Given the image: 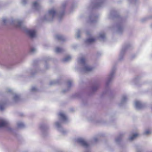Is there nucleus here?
I'll return each mask as SVG.
<instances>
[{
    "instance_id": "15",
    "label": "nucleus",
    "mask_w": 152,
    "mask_h": 152,
    "mask_svg": "<svg viewBox=\"0 0 152 152\" xmlns=\"http://www.w3.org/2000/svg\"><path fill=\"white\" fill-rule=\"evenodd\" d=\"M128 100L127 96L126 95H123L121 98L120 102L118 104L119 106H122L124 105Z\"/></svg>"
},
{
    "instance_id": "42",
    "label": "nucleus",
    "mask_w": 152,
    "mask_h": 152,
    "mask_svg": "<svg viewBox=\"0 0 152 152\" xmlns=\"http://www.w3.org/2000/svg\"><path fill=\"white\" fill-rule=\"evenodd\" d=\"M150 132L149 130H147L144 132V134L145 135H148L150 134Z\"/></svg>"
},
{
    "instance_id": "9",
    "label": "nucleus",
    "mask_w": 152,
    "mask_h": 152,
    "mask_svg": "<svg viewBox=\"0 0 152 152\" xmlns=\"http://www.w3.org/2000/svg\"><path fill=\"white\" fill-rule=\"evenodd\" d=\"M58 115L60 118L64 123H66L68 122V118L64 112H60L59 113Z\"/></svg>"
},
{
    "instance_id": "38",
    "label": "nucleus",
    "mask_w": 152,
    "mask_h": 152,
    "mask_svg": "<svg viewBox=\"0 0 152 152\" xmlns=\"http://www.w3.org/2000/svg\"><path fill=\"white\" fill-rule=\"evenodd\" d=\"M27 1L28 0H21V3L22 5H25L26 4Z\"/></svg>"
},
{
    "instance_id": "2",
    "label": "nucleus",
    "mask_w": 152,
    "mask_h": 152,
    "mask_svg": "<svg viewBox=\"0 0 152 152\" xmlns=\"http://www.w3.org/2000/svg\"><path fill=\"white\" fill-rule=\"evenodd\" d=\"M116 70V67L115 66H113L112 68L110 73L107 77L105 87L106 91H108L110 89L109 86L113 79Z\"/></svg>"
},
{
    "instance_id": "33",
    "label": "nucleus",
    "mask_w": 152,
    "mask_h": 152,
    "mask_svg": "<svg viewBox=\"0 0 152 152\" xmlns=\"http://www.w3.org/2000/svg\"><path fill=\"white\" fill-rule=\"evenodd\" d=\"M73 81L72 80H69L67 82V85L68 86V88L69 89L72 85ZM69 90V89H68Z\"/></svg>"
},
{
    "instance_id": "44",
    "label": "nucleus",
    "mask_w": 152,
    "mask_h": 152,
    "mask_svg": "<svg viewBox=\"0 0 152 152\" xmlns=\"http://www.w3.org/2000/svg\"><path fill=\"white\" fill-rule=\"evenodd\" d=\"M45 67L46 69H47L48 68L49 66L48 64H47L46 65H45Z\"/></svg>"
},
{
    "instance_id": "40",
    "label": "nucleus",
    "mask_w": 152,
    "mask_h": 152,
    "mask_svg": "<svg viewBox=\"0 0 152 152\" xmlns=\"http://www.w3.org/2000/svg\"><path fill=\"white\" fill-rule=\"evenodd\" d=\"M129 1L133 4H135L138 1V0H129Z\"/></svg>"
},
{
    "instance_id": "7",
    "label": "nucleus",
    "mask_w": 152,
    "mask_h": 152,
    "mask_svg": "<svg viewBox=\"0 0 152 152\" xmlns=\"http://www.w3.org/2000/svg\"><path fill=\"white\" fill-rule=\"evenodd\" d=\"M11 23L16 27L19 28L20 29H25V26L23 25V22L20 20L17 19L15 20H12Z\"/></svg>"
},
{
    "instance_id": "49",
    "label": "nucleus",
    "mask_w": 152,
    "mask_h": 152,
    "mask_svg": "<svg viewBox=\"0 0 152 152\" xmlns=\"http://www.w3.org/2000/svg\"><path fill=\"white\" fill-rule=\"evenodd\" d=\"M151 27L152 28V24L151 25Z\"/></svg>"
},
{
    "instance_id": "43",
    "label": "nucleus",
    "mask_w": 152,
    "mask_h": 152,
    "mask_svg": "<svg viewBox=\"0 0 152 152\" xmlns=\"http://www.w3.org/2000/svg\"><path fill=\"white\" fill-rule=\"evenodd\" d=\"M98 139L97 137H94V140L95 142H96L98 141Z\"/></svg>"
},
{
    "instance_id": "23",
    "label": "nucleus",
    "mask_w": 152,
    "mask_h": 152,
    "mask_svg": "<svg viewBox=\"0 0 152 152\" xmlns=\"http://www.w3.org/2000/svg\"><path fill=\"white\" fill-rule=\"evenodd\" d=\"M95 40L96 39L95 38L90 37L86 39L85 41V43L86 45L90 44L94 42Z\"/></svg>"
},
{
    "instance_id": "32",
    "label": "nucleus",
    "mask_w": 152,
    "mask_h": 152,
    "mask_svg": "<svg viewBox=\"0 0 152 152\" xmlns=\"http://www.w3.org/2000/svg\"><path fill=\"white\" fill-rule=\"evenodd\" d=\"M59 83V81L58 80H53L50 81L49 82V85L50 86H52Z\"/></svg>"
},
{
    "instance_id": "31",
    "label": "nucleus",
    "mask_w": 152,
    "mask_h": 152,
    "mask_svg": "<svg viewBox=\"0 0 152 152\" xmlns=\"http://www.w3.org/2000/svg\"><path fill=\"white\" fill-rule=\"evenodd\" d=\"M138 136V134L137 133L134 134L129 137V140L131 141H132L135 139Z\"/></svg>"
},
{
    "instance_id": "13",
    "label": "nucleus",
    "mask_w": 152,
    "mask_h": 152,
    "mask_svg": "<svg viewBox=\"0 0 152 152\" xmlns=\"http://www.w3.org/2000/svg\"><path fill=\"white\" fill-rule=\"evenodd\" d=\"M26 34L31 38L35 37L36 36V31L33 29H25Z\"/></svg>"
},
{
    "instance_id": "35",
    "label": "nucleus",
    "mask_w": 152,
    "mask_h": 152,
    "mask_svg": "<svg viewBox=\"0 0 152 152\" xmlns=\"http://www.w3.org/2000/svg\"><path fill=\"white\" fill-rule=\"evenodd\" d=\"M115 13V11L111 12L109 14V18H111L114 17Z\"/></svg>"
},
{
    "instance_id": "17",
    "label": "nucleus",
    "mask_w": 152,
    "mask_h": 152,
    "mask_svg": "<svg viewBox=\"0 0 152 152\" xmlns=\"http://www.w3.org/2000/svg\"><path fill=\"white\" fill-rule=\"evenodd\" d=\"M134 106L137 110L140 109L144 107V104L140 101H136L134 102Z\"/></svg>"
},
{
    "instance_id": "3",
    "label": "nucleus",
    "mask_w": 152,
    "mask_h": 152,
    "mask_svg": "<svg viewBox=\"0 0 152 152\" xmlns=\"http://www.w3.org/2000/svg\"><path fill=\"white\" fill-rule=\"evenodd\" d=\"M56 14V9L53 8L49 9L43 18V20L44 21L50 22L52 21Z\"/></svg>"
},
{
    "instance_id": "48",
    "label": "nucleus",
    "mask_w": 152,
    "mask_h": 152,
    "mask_svg": "<svg viewBox=\"0 0 152 152\" xmlns=\"http://www.w3.org/2000/svg\"><path fill=\"white\" fill-rule=\"evenodd\" d=\"M90 152V151H89V150H88V151H85V152Z\"/></svg>"
},
{
    "instance_id": "19",
    "label": "nucleus",
    "mask_w": 152,
    "mask_h": 152,
    "mask_svg": "<svg viewBox=\"0 0 152 152\" xmlns=\"http://www.w3.org/2000/svg\"><path fill=\"white\" fill-rule=\"evenodd\" d=\"M124 134L123 133L120 134L115 139V142L117 144H119L122 140V137L124 136Z\"/></svg>"
},
{
    "instance_id": "6",
    "label": "nucleus",
    "mask_w": 152,
    "mask_h": 152,
    "mask_svg": "<svg viewBox=\"0 0 152 152\" xmlns=\"http://www.w3.org/2000/svg\"><path fill=\"white\" fill-rule=\"evenodd\" d=\"M77 143L84 148L88 149L89 148L90 145L86 140L83 138H79L77 140Z\"/></svg>"
},
{
    "instance_id": "25",
    "label": "nucleus",
    "mask_w": 152,
    "mask_h": 152,
    "mask_svg": "<svg viewBox=\"0 0 152 152\" xmlns=\"http://www.w3.org/2000/svg\"><path fill=\"white\" fill-rule=\"evenodd\" d=\"M28 72L32 75H34L38 72L37 70L35 68H31L28 70Z\"/></svg>"
},
{
    "instance_id": "12",
    "label": "nucleus",
    "mask_w": 152,
    "mask_h": 152,
    "mask_svg": "<svg viewBox=\"0 0 152 152\" xmlns=\"http://www.w3.org/2000/svg\"><path fill=\"white\" fill-rule=\"evenodd\" d=\"M113 28L116 29L117 32L119 34L121 33L123 31L124 29L122 22L121 21L117 24L115 27H113Z\"/></svg>"
},
{
    "instance_id": "39",
    "label": "nucleus",
    "mask_w": 152,
    "mask_h": 152,
    "mask_svg": "<svg viewBox=\"0 0 152 152\" xmlns=\"http://www.w3.org/2000/svg\"><path fill=\"white\" fill-rule=\"evenodd\" d=\"M2 21L4 24H5L8 21V20L5 18H4L2 19Z\"/></svg>"
},
{
    "instance_id": "10",
    "label": "nucleus",
    "mask_w": 152,
    "mask_h": 152,
    "mask_svg": "<svg viewBox=\"0 0 152 152\" xmlns=\"http://www.w3.org/2000/svg\"><path fill=\"white\" fill-rule=\"evenodd\" d=\"M67 4V2L66 1L64 2L62 4L61 8V9L62 11L61 12H59L58 14V17L59 20L63 16L64 14V9L66 7Z\"/></svg>"
},
{
    "instance_id": "14",
    "label": "nucleus",
    "mask_w": 152,
    "mask_h": 152,
    "mask_svg": "<svg viewBox=\"0 0 152 152\" xmlns=\"http://www.w3.org/2000/svg\"><path fill=\"white\" fill-rule=\"evenodd\" d=\"M100 86V84L99 83H95L91 86L90 90L92 92H94L99 88Z\"/></svg>"
},
{
    "instance_id": "50",
    "label": "nucleus",
    "mask_w": 152,
    "mask_h": 152,
    "mask_svg": "<svg viewBox=\"0 0 152 152\" xmlns=\"http://www.w3.org/2000/svg\"><path fill=\"white\" fill-rule=\"evenodd\" d=\"M63 91V92H66V91H65V90H64Z\"/></svg>"
},
{
    "instance_id": "24",
    "label": "nucleus",
    "mask_w": 152,
    "mask_h": 152,
    "mask_svg": "<svg viewBox=\"0 0 152 152\" xmlns=\"http://www.w3.org/2000/svg\"><path fill=\"white\" fill-rule=\"evenodd\" d=\"M55 38L58 40L61 41H64L66 40L65 37L61 35L58 34L56 35L55 36Z\"/></svg>"
},
{
    "instance_id": "34",
    "label": "nucleus",
    "mask_w": 152,
    "mask_h": 152,
    "mask_svg": "<svg viewBox=\"0 0 152 152\" xmlns=\"http://www.w3.org/2000/svg\"><path fill=\"white\" fill-rule=\"evenodd\" d=\"M17 126L18 127L22 128L24 127V125L23 123L21 122H19L17 123Z\"/></svg>"
},
{
    "instance_id": "11",
    "label": "nucleus",
    "mask_w": 152,
    "mask_h": 152,
    "mask_svg": "<svg viewBox=\"0 0 152 152\" xmlns=\"http://www.w3.org/2000/svg\"><path fill=\"white\" fill-rule=\"evenodd\" d=\"M67 4V2L66 1L64 2L62 4L61 8V9L62 11L61 12H59L58 14V17L59 20L63 16L64 14V9L66 7Z\"/></svg>"
},
{
    "instance_id": "46",
    "label": "nucleus",
    "mask_w": 152,
    "mask_h": 152,
    "mask_svg": "<svg viewBox=\"0 0 152 152\" xmlns=\"http://www.w3.org/2000/svg\"><path fill=\"white\" fill-rule=\"evenodd\" d=\"M118 20H120V21H122V18L121 17H119L118 18Z\"/></svg>"
},
{
    "instance_id": "21",
    "label": "nucleus",
    "mask_w": 152,
    "mask_h": 152,
    "mask_svg": "<svg viewBox=\"0 0 152 152\" xmlns=\"http://www.w3.org/2000/svg\"><path fill=\"white\" fill-rule=\"evenodd\" d=\"M129 48V46H127L125 47H123L121 50L119 57V59L121 61L124 58V55L126 49Z\"/></svg>"
},
{
    "instance_id": "36",
    "label": "nucleus",
    "mask_w": 152,
    "mask_h": 152,
    "mask_svg": "<svg viewBox=\"0 0 152 152\" xmlns=\"http://www.w3.org/2000/svg\"><path fill=\"white\" fill-rule=\"evenodd\" d=\"M36 49L35 48H32L30 49V52L31 53H34L36 52Z\"/></svg>"
},
{
    "instance_id": "18",
    "label": "nucleus",
    "mask_w": 152,
    "mask_h": 152,
    "mask_svg": "<svg viewBox=\"0 0 152 152\" xmlns=\"http://www.w3.org/2000/svg\"><path fill=\"white\" fill-rule=\"evenodd\" d=\"M8 122L5 119L0 118V128L7 126L8 125Z\"/></svg>"
},
{
    "instance_id": "29",
    "label": "nucleus",
    "mask_w": 152,
    "mask_h": 152,
    "mask_svg": "<svg viewBox=\"0 0 152 152\" xmlns=\"http://www.w3.org/2000/svg\"><path fill=\"white\" fill-rule=\"evenodd\" d=\"M72 57L70 56H68L62 59V61L64 62H66L69 61L71 60Z\"/></svg>"
},
{
    "instance_id": "45",
    "label": "nucleus",
    "mask_w": 152,
    "mask_h": 152,
    "mask_svg": "<svg viewBox=\"0 0 152 152\" xmlns=\"http://www.w3.org/2000/svg\"><path fill=\"white\" fill-rule=\"evenodd\" d=\"M137 78H134V82H135L136 81H137Z\"/></svg>"
},
{
    "instance_id": "22",
    "label": "nucleus",
    "mask_w": 152,
    "mask_h": 152,
    "mask_svg": "<svg viewBox=\"0 0 152 152\" xmlns=\"http://www.w3.org/2000/svg\"><path fill=\"white\" fill-rule=\"evenodd\" d=\"M40 5L37 1H35L32 4V8L35 10H38L40 8Z\"/></svg>"
},
{
    "instance_id": "27",
    "label": "nucleus",
    "mask_w": 152,
    "mask_h": 152,
    "mask_svg": "<svg viewBox=\"0 0 152 152\" xmlns=\"http://www.w3.org/2000/svg\"><path fill=\"white\" fill-rule=\"evenodd\" d=\"M106 38L105 34L103 32H102L99 33V38L102 40H104Z\"/></svg>"
},
{
    "instance_id": "30",
    "label": "nucleus",
    "mask_w": 152,
    "mask_h": 152,
    "mask_svg": "<svg viewBox=\"0 0 152 152\" xmlns=\"http://www.w3.org/2000/svg\"><path fill=\"white\" fill-rule=\"evenodd\" d=\"M5 104V102H0V110H1L2 111L4 110Z\"/></svg>"
},
{
    "instance_id": "1",
    "label": "nucleus",
    "mask_w": 152,
    "mask_h": 152,
    "mask_svg": "<svg viewBox=\"0 0 152 152\" xmlns=\"http://www.w3.org/2000/svg\"><path fill=\"white\" fill-rule=\"evenodd\" d=\"M77 62L81 66V68L80 69V72L87 73L91 72L93 70V68L88 64L84 58L82 57L78 58Z\"/></svg>"
},
{
    "instance_id": "8",
    "label": "nucleus",
    "mask_w": 152,
    "mask_h": 152,
    "mask_svg": "<svg viewBox=\"0 0 152 152\" xmlns=\"http://www.w3.org/2000/svg\"><path fill=\"white\" fill-rule=\"evenodd\" d=\"M55 125L57 129L63 134L65 135L66 134L67 131L62 127L61 124L59 122L57 121L55 123Z\"/></svg>"
},
{
    "instance_id": "37",
    "label": "nucleus",
    "mask_w": 152,
    "mask_h": 152,
    "mask_svg": "<svg viewBox=\"0 0 152 152\" xmlns=\"http://www.w3.org/2000/svg\"><path fill=\"white\" fill-rule=\"evenodd\" d=\"M37 91V88L35 86L32 87L31 89V91L33 92H34Z\"/></svg>"
},
{
    "instance_id": "26",
    "label": "nucleus",
    "mask_w": 152,
    "mask_h": 152,
    "mask_svg": "<svg viewBox=\"0 0 152 152\" xmlns=\"http://www.w3.org/2000/svg\"><path fill=\"white\" fill-rule=\"evenodd\" d=\"M64 51V50L63 48L58 47H56L55 49L56 53H61Z\"/></svg>"
},
{
    "instance_id": "41",
    "label": "nucleus",
    "mask_w": 152,
    "mask_h": 152,
    "mask_svg": "<svg viewBox=\"0 0 152 152\" xmlns=\"http://www.w3.org/2000/svg\"><path fill=\"white\" fill-rule=\"evenodd\" d=\"M148 18H142L141 19V21L142 22H144Z\"/></svg>"
},
{
    "instance_id": "16",
    "label": "nucleus",
    "mask_w": 152,
    "mask_h": 152,
    "mask_svg": "<svg viewBox=\"0 0 152 152\" xmlns=\"http://www.w3.org/2000/svg\"><path fill=\"white\" fill-rule=\"evenodd\" d=\"M48 128L45 126H41V129L42 132V135L43 137H45L48 134L47 131Z\"/></svg>"
},
{
    "instance_id": "28",
    "label": "nucleus",
    "mask_w": 152,
    "mask_h": 152,
    "mask_svg": "<svg viewBox=\"0 0 152 152\" xmlns=\"http://www.w3.org/2000/svg\"><path fill=\"white\" fill-rule=\"evenodd\" d=\"M83 32L82 30L77 29L76 33V37L77 38H79L80 37V34Z\"/></svg>"
},
{
    "instance_id": "47",
    "label": "nucleus",
    "mask_w": 152,
    "mask_h": 152,
    "mask_svg": "<svg viewBox=\"0 0 152 152\" xmlns=\"http://www.w3.org/2000/svg\"><path fill=\"white\" fill-rule=\"evenodd\" d=\"M86 34L88 35H90V33L89 32H86Z\"/></svg>"
},
{
    "instance_id": "51",
    "label": "nucleus",
    "mask_w": 152,
    "mask_h": 152,
    "mask_svg": "<svg viewBox=\"0 0 152 152\" xmlns=\"http://www.w3.org/2000/svg\"><path fill=\"white\" fill-rule=\"evenodd\" d=\"M137 152H141V151H137Z\"/></svg>"
},
{
    "instance_id": "4",
    "label": "nucleus",
    "mask_w": 152,
    "mask_h": 152,
    "mask_svg": "<svg viewBox=\"0 0 152 152\" xmlns=\"http://www.w3.org/2000/svg\"><path fill=\"white\" fill-rule=\"evenodd\" d=\"M105 0H93L90 5L87 7V9H91L94 8H99L102 7L104 4Z\"/></svg>"
},
{
    "instance_id": "20",
    "label": "nucleus",
    "mask_w": 152,
    "mask_h": 152,
    "mask_svg": "<svg viewBox=\"0 0 152 152\" xmlns=\"http://www.w3.org/2000/svg\"><path fill=\"white\" fill-rule=\"evenodd\" d=\"M97 17L93 14L91 15L88 18V22L91 23L96 22L97 20Z\"/></svg>"
},
{
    "instance_id": "5",
    "label": "nucleus",
    "mask_w": 152,
    "mask_h": 152,
    "mask_svg": "<svg viewBox=\"0 0 152 152\" xmlns=\"http://www.w3.org/2000/svg\"><path fill=\"white\" fill-rule=\"evenodd\" d=\"M6 91L7 92L10 93L13 95V100L14 102H17L20 100V95L14 92L13 90L11 88H7L6 89Z\"/></svg>"
}]
</instances>
